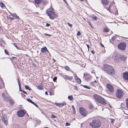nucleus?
Here are the masks:
<instances>
[{
  "mask_svg": "<svg viewBox=\"0 0 128 128\" xmlns=\"http://www.w3.org/2000/svg\"><path fill=\"white\" fill-rule=\"evenodd\" d=\"M9 102H10V104L11 105H14V102L13 101V100L12 99H10V100H9Z\"/></svg>",
  "mask_w": 128,
  "mask_h": 128,
  "instance_id": "393cba45",
  "label": "nucleus"
},
{
  "mask_svg": "<svg viewBox=\"0 0 128 128\" xmlns=\"http://www.w3.org/2000/svg\"><path fill=\"white\" fill-rule=\"evenodd\" d=\"M70 125V124H69L68 122H66V126H68Z\"/></svg>",
  "mask_w": 128,
  "mask_h": 128,
  "instance_id": "c03bdc74",
  "label": "nucleus"
},
{
  "mask_svg": "<svg viewBox=\"0 0 128 128\" xmlns=\"http://www.w3.org/2000/svg\"><path fill=\"white\" fill-rule=\"evenodd\" d=\"M91 52L93 54H94V52L93 50L91 51Z\"/></svg>",
  "mask_w": 128,
  "mask_h": 128,
  "instance_id": "6e6d98bb",
  "label": "nucleus"
},
{
  "mask_svg": "<svg viewBox=\"0 0 128 128\" xmlns=\"http://www.w3.org/2000/svg\"><path fill=\"white\" fill-rule=\"evenodd\" d=\"M76 80L78 84H80L81 82V80L77 76V75L76 74Z\"/></svg>",
  "mask_w": 128,
  "mask_h": 128,
  "instance_id": "a211bd4d",
  "label": "nucleus"
},
{
  "mask_svg": "<svg viewBox=\"0 0 128 128\" xmlns=\"http://www.w3.org/2000/svg\"><path fill=\"white\" fill-rule=\"evenodd\" d=\"M107 10H108L109 12H110L113 13H114V9L115 10V8H113V10H112L113 8H107ZM116 11H117V8H116Z\"/></svg>",
  "mask_w": 128,
  "mask_h": 128,
  "instance_id": "2eb2a0df",
  "label": "nucleus"
},
{
  "mask_svg": "<svg viewBox=\"0 0 128 128\" xmlns=\"http://www.w3.org/2000/svg\"><path fill=\"white\" fill-rule=\"evenodd\" d=\"M90 17L92 18L94 20H96L97 19V18L96 16H95L94 15H92L90 16Z\"/></svg>",
  "mask_w": 128,
  "mask_h": 128,
  "instance_id": "4be33fe9",
  "label": "nucleus"
},
{
  "mask_svg": "<svg viewBox=\"0 0 128 128\" xmlns=\"http://www.w3.org/2000/svg\"><path fill=\"white\" fill-rule=\"evenodd\" d=\"M123 77L126 80H128V72H125L123 73Z\"/></svg>",
  "mask_w": 128,
  "mask_h": 128,
  "instance_id": "9b49d317",
  "label": "nucleus"
},
{
  "mask_svg": "<svg viewBox=\"0 0 128 128\" xmlns=\"http://www.w3.org/2000/svg\"><path fill=\"white\" fill-rule=\"evenodd\" d=\"M18 82L19 86H20V81H18Z\"/></svg>",
  "mask_w": 128,
  "mask_h": 128,
  "instance_id": "5fc2aeb1",
  "label": "nucleus"
},
{
  "mask_svg": "<svg viewBox=\"0 0 128 128\" xmlns=\"http://www.w3.org/2000/svg\"><path fill=\"white\" fill-rule=\"evenodd\" d=\"M94 82H96V80H94Z\"/></svg>",
  "mask_w": 128,
  "mask_h": 128,
  "instance_id": "69168bd1",
  "label": "nucleus"
},
{
  "mask_svg": "<svg viewBox=\"0 0 128 128\" xmlns=\"http://www.w3.org/2000/svg\"><path fill=\"white\" fill-rule=\"evenodd\" d=\"M89 108L90 109H92V105L91 104H90L89 105Z\"/></svg>",
  "mask_w": 128,
  "mask_h": 128,
  "instance_id": "7c9ffc66",
  "label": "nucleus"
},
{
  "mask_svg": "<svg viewBox=\"0 0 128 128\" xmlns=\"http://www.w3.org/2000/svg\"><path fill=\"white\" fill-rule=\"evenodd\" d=\"M4 51L5 53L6 54L9 55V54L8 53V52L7 51L6 49H5Z\"/></svg>",
  "mask_w": 128,
  "mask_h": 128,
  "instance_id": "4c0bfd02",
  "label": "nucleus"
},
{
  "mask_svg": "<svg viewBox=\"0 0 128 128\" xmlns=\"http://www.w3.org/2000/svg\"><path fill=\"white\" fill-rule=\"evenodd\" d=\"M2 120L4 123V124L6 126L7 125L8 121L6 117H4L2 118Z\"/></svg>",
  "mask_w": 128,
  "mask_h": 128,
  "instance_id": "ddd939ff",
  "label": "nucleus"
},
{
  "mask_svg": "<svg viewBox=\"0 0 128 128\" xmlns=\"http://www.w3.org/2000/svg\"><path fill=\"white\" fill-rule=\"evenodd\" d=\"M76 74H75V75H74V76H75V79H76Z\"/></svg>",
  "mask_w": 128,
  "mask_h": 128,
  "instance_id": "680f3d73",
  "label": "nucleus"
},
{
  "mask_svg": "<svg viewBox=\"0 0 128 128\" xmlns=\"http://www.w3.org/2000/svg\"><path fill=\"white\" fill-rule=\"evenodd\" d=\"M79 110V112L81 114L84 116H86L88 114L87 112L82 107L80 108Z\"/></svg>",
  "mask_w": 128,
  "mask_h": 128,
  "instance_id": "423d86ee",
  "label": "nucleus"
},
{
  "mask_svg": "<svg viewBox=\"0 0 128 128\" xmlns=\"http://www.w3.org/2000/svg\"><path fill=\"white\" fill-rule=\"evenodd\" d=\"M66 104V102H64L62 104H57L58 106L60 107H62L64 106Z\"/></svg>",
  "mask_w": 128,
  "mask_h": 128,
  "instance_id": "f3484780",
  "label": "nucleus"
},
{
  "mask_svg": "<svg viewBox=\"0 0 128 128\" xmlns=\"http://www.w3.org/2000/svg\"><path fill=\"white\" fill-rule=\"evenodd\" d=\"M22 92L24 94H27V92L24 90L22 91Z\"/></svg>",
  "mask_w": 128,
  "mask_h": 128,
  "instance_id": "09e8293b",
  "label": "nucleus"
},
{
  "mask_svg": "<svg viewBox=\"0 0 128 128\" xmlns=\"http://www.w3.org/2000/svg\"><path fill=\"white\" fill-rule=\"evenodd\" d=\"M50 26V24L48 23H46V26L47 27H48L49 26Z\"/></svg>",
  "mask_w": 128,
  "mask_h": 128,
  "instance_id": "de8ad7c7",
  "label": "nucleus"
},
{
  "mask_svg": "<svg viewBox=\"0 0 128 128\" xmlns=\"http://www.w3.org/2000/svg\"><path fill=\"white\" fill-rule=\"evenodd\" d=\"M46 51L48 53H49V51L48 50V49H47V50H46Z\"/></svg>",
  "mask_w": 128,
  "mask_h": 128,
  "instance_id": "e2e57ef3",
  "label": "nucleus"
},
{
  "mask_svg": "<svg viewBox=\"0 0 128 128\" xmlns=\"http://www.w3.org/2000/svg\"><path fill=\"white\" fill-rule=\"evenodd\" d=\"M44 128H49L48 127H44Z\"/></svg>",
  "mask_w": 128,
  "mask_h": 128,
  "instance_id": "774afa93",
  "label": "nucleus"
},
{
  "mask_svg": "<svg viewBox=\"0 0 128 128\" xmlns=\"http://www.w3.org/2000/svg\"><path fill=\"white\" fill-rule=\"evenodd\" d=\"M14 58H16V57H13L12 58V59H14Z\"/></svg>",
  "mask_w": 128,
  "mask_h": 128,
  "instance_id": "0e129e2a",
  "label": "nucleus"
},
{
  "mask_svg": "<svg viewBox=\"0 0 128 128\" xmlns=\"http://www.w3.org/2000/svg\"><path fill=\"white\" fill-rule=\"evenodd\" d=\"M8 18L10 20H14V18H12L11 17H9Z\"/></svg>",
  "mask_w": 128,
  "mask_h": 128,
  "instance_id": "79ce46f5",
  "label": "nucleus"
},
{
  "mask_svg": "<svg viewBox=\"0 0 128 128\" xmlns=\"http://www.w3.org/2000/svg\"><path fill=\"white\" fill-rule=\"evenodd\" d=\"M86 80L88 81L91 79V76L90 74H87V73L84 74V76Z\"/></svg>",
  "mask_w": 128,
  "mask_h": 128,
  "instance_id": "9d476101",
  "label": "nucleus"
},
{
  "mask_svg": "<svg viewBox=\"0 0 128 128\" xmlns=\"http://www.w3.org/2000/svg\"><path fill=\"white\" fill-rule=\"evenodd\" d=\"M51 117L52 118H56V116L54 115L53 114H52L51 115Z\"/></svg>",
  "mask_w": 128,
  "mask_h": 128,
  "instance_id": "e433bc0d",
  "label": "nucleus"
},
{
  "mask_svg": "<svg viewBox=\"0 0 128 128\" xmlns=\"http://www.w3.org/2000/svg\"><path fill=\"white\" fill-rule=\"evenodd\" d=\"M54 10V8H48L46 12V14L51 19H54L56 16V14Z\"/></svg>",
  "mask_w": 128,
  "mask_h": 128,
  "instance_id": "20e7f679",
  "label": "nucleus"
},
{
  "mask_svg": "<svg viewBox=\"0 0 128 128\" xmlns=\"http://www.w3.org/2000/svg\"><path fill=\"white\" fill-rule=\"evenodd\" d=\"M14 46L18 49V50L20 49V48L18 47L17 45L15 43H13V44Z\"/></svg>",
  "mask_w": 128,
  "mask_h": 128,
  "instance_id": "72a5a7b5",
  "label": "nucleus"
},
{
  "mask_svg": "<svg viewBox=\"0 0 128 128\" xmlns=\"http://www.w3.org/2000/svg\"><path fill=\"white\" fill-rule=\"evenodd\" d=\"M45 94L46 95H48V92H46V91L45 92Z\"/></svg>",
  "mask_w": 128,
  "mask_h": 128,
  "instance_id": "13d9d810",
  "label": "nucleus"
},
{
  "mask_svg": "<svg viewBox=\"0 0 128 128\" xmlns=\"http://www.w3.org/2000/svg\"><path fill=\"white\" fill-rule=\"evenodd\" d=\"M93 97L94 99L97 102L103 105L107 104L106 100L102 97L98 96L97 94H95L93 95Z\"/></svg>",
  "mask_w": 128,
  "mask_h": 128,
  "instance_id": "7ed1b4c3",
  "label": "nucleus"
},
{
  "mask_svg": "<svg viewBox=\"0 0 128 128\" xmlns=\"http://www.w3.org/2000/svg\"><path fill=\"white\" fill-rule=\"evenodd\" d=\"M80 34H81V33L79 31H78V33L77 34V35L78 36H79Z\"/></svg>",
  "mask_w": 128,
  "mask_h": 128,
  "instance_id": "ea45409f",
  "label": "nucleus"
},
{
  "mask_svg": "<svg viewBox=\"0 0 128 128\" xmlns=\"http://www.w3.org/2000/svg\"><path fill=\"white\" fill-rule=\"evenodd\" d=\"M44 34L47 36H51V35L49 34H46V33H44Z\"/></svg>",
  "mask_w": 128,
  "mask_h": 128,
  "instance_id": "3c124183",
  "label": "nucleus"
},
{
  "mask_svg": "<svg viewBox=\"0 0 128 128\" xmlns=\"http://www.w3.org/2000/svg\"><path fill=\"white\" fill-rule=\"evenodd\" d=\"M74 89L77 90H78L77 87L76 86H74Z\"/></svg>",
  "mask_w": 128,
  "mask_h": 128,
  "instance_id": "864d4df0",
  "label": "nucleus"
},
{
  "mask_svg": "<svg viewBox=\"0 0 128 128\" xmlns=\"http://www.w3.org/2000/svg\"><path fill=\"white\" fill-rule=\"evenodd\" d=\"M26 100L28 101V102L31 103L32 104V102H33V101L30 99L29 98H27L26 99Z\"/></svg>",
  "mask_w": 128,
  "mask_h": 128,
  "instance_id": "2f4dec72",
  "label": "nucleus"
},
{
  "mask_svg": "<svg viewBox=\"0 0 128 128\" xmlns=\"http://www.w3.org/2000/svg\"><path fill=\"white\" fill-rule=\"evenodd\" d=\"M5 99L7 102H8V101H9V100L10 99L9 97L7 96L6 97Z\"/></svg>",
  "mask_w": 128,
  "mask_h": 128,
  "instance_id": "473e14b6",
  "label": "nucleus"
},
{
  "mask_svg": "<svg viewBox=\"0 0 128 128\" xmlns=\"http://www.w3.org/2000/svg\"><path fill=\"white\" fill-rule=\"evenodd\" d=\"M47 50V48H46L45 46L43 48H42L41 49V52L42 53L44 52L45 53V52L46 51V50Z\"/></svg>",
  "mask_w": 128,
  "mask_h": 128,
  "instance_id": "4468645a",
  "label": "nucleus"
},
{
  "mask_svg": "<svg viewBox=\"0 0 128 128\" xmlns=\"http://www.w3.org/2000/svg\"><path fill=\"white\" fill-rule=\"evenodd\" d=\"M120 60V58L118 56H117V57H116V58H114V60L116 62H117L119 61Z\"/></svg>",
  "mask_w": 128,
  "mask_h": 128,
  "instance_id": "5701e85b",
  "label": "nucleus"
},
{
  "mask_svg": "<svg viewBox=\"0 0 128 128\" xmlns=\"http://www.w3.org/2000/svg\"><path fill=\"white\" fill-rule=\"evenodd\" d=\"M72 108L73 109L74 111L75 110V109L74 108V106L73 105H72Z\"/></svg>",
  "mask_w": 128,
  "mask_h": 128,
  "instance_id": "a18cd8bd",
  "label": "nucleus"
},
{
  "mask_svg": "<svg viewBox=\"0 0 128 128\" xmlns=\"http://www.w3.org/2000/svg\"><path fill=\"white\" fill-rule=\"evenodd\" d=\"M68 24L70 27H72V24H70L69 22H68Z\"/></svg>",
  "mask_w": 128,
  "mask_h": 128,
  "instance_id": "37998d69",
  "label": "nucleus"
},
{
  "mask_svg": "<svg viewBox=\"0 0 128 128\" xmlns=\"http://www.w3.org/2000/svg\"><path fill=\"white\" fill-rule=\"evenodd\" d=\"M64 67L68 71L70 69L69 68L68 66H64Z\"/></svg>",
  "mask_w": 128,
  "mask_h": 128,
  "instance_id": "cd10ccee",
  "label": "nucleus"
},
{
  "mask_svg": "<svg viewBox=\"0 0 128 128\" xmlns=\"http://www.w3.org/2000/svg\"><path fill=\"white\" fill-rule=\"evenodd\" d=\"M65 77L68 80H72L73 78V76H70L68 75H65Z\"/></svg>",
  "mask_w": 128,
  "mask_h": 128,
  "instance_id": "6ab92c4d",
  "label": "nucleus"
},
{
  "mask_svg": "<svg viewBox=\"0 0 128 128\" xmlns=\"http://www.w3.org/2000/svg\"><path fill=\"white\" fill-rule=\"evenodd\" d=\"M89 124L92 128H98L101 126V122L100 120L96 119L92 120Z\"/></svg>",
  "mask_w": 128,
  "mask_h": 128,
  "instance_id": "f03ea898",
  "label": "nucleus"
},
{
  "mask_svg": "<svg viewBox=\"0 0 128 128\" xmlns=\"http://www.w3.org/2000/svg\"><path fill=\"white\" fill-rule=\"evenodd\" d=\"M24 86L26 89H28L29 90H31V89L28 86L26 85Z\"/></svg>",
  "mask_w": 128,
  "mask_h": 128,
  "instance_id": "bb28decb",
  "label": "nucleus"
},
{
  "mask_svg": "<svg viewBox=\"0 0 128 128\" xmlns=\"http://www.w3.org/2000/svg\"><path fill=\"white\" fill-rule=\"evenodd\" d=\"M106 87L108 90L110 92L112 93L114 92V89L112 86L109 83H108L106 84Z\"/></svg>",
  "mask_w": 128,
  "mask_h": 128,
  "instance_id": "6e6552de",
  "label": "nucleus"
},
{
  "mask_svg": "<svg viewBox=\"0 0 128 128\" xmlns=\"http://www.w3.org/2000/svg\"><path fill=\"white\" fill-rule=\"evenodd\" d=\"M86 46L88 48V51H89V46L88 44H86Z\"/></svg>",
  "mask_w": 128,
  "mask_h": 128,
  "instance_id": "8fccbe9b",
  "label": "nucleus"
},
{
  "mask_svg": "<svg viewBox=\"0 0 128 128\" xmlns=\"http://www.w3.org/2000/svg\"><path fill=\"white\" fill-rule=\"evenodd\" d=\"M124 95V93L122 90L120 89L117 90L116 94V96L118 98H121Z\"/></svg>",
  "mask_w": 128,
  "mask_h": 128,
  "instance_id": "39448f33",
  "label": "nucleus"
},
{
  "mask_svg": "<svg viewBox=\"0 0 128 128\" xmlns=\"http://www.w3.org/2000/svg\"><path fill=\"white\" fill-rule=\"evenodd\" d=\"M32 104H34L35 106L37 107H38V106L37 105V104H35L34 102H32Z\"/></svg>",
  "mask_w": 128,
  "mask_h": 128,
  "instance_id": "a19ab883",
  "label": "nucleus"
},
{
  "mask_svg": "<svg viewBox=\"0 0 128 128\" xmlns=\"http://www.w3.org/2000/svg\"><path fill=\"white\" fill-rule=\"evenodd\" d=\"M83 86L84 88H87V89H90V88L89 87H88V86H85V85H84Z\"/></svg>",
  "mask_w": 128,
  "mask_h": 128,
  "instance_id": "58836bf2",
  "label": "nucleus"
},
{
  "mask_svg": "<svg viewBox=\"0 0 128 128\" xmlns=\"http://www.w3.org/2000/svg\"><path fill=\"white\" fill-rule=\"evenodd\" d=\"M118 48L119 49L123 51L125 49V48L126 47V44L125 43L121 42L118 44Z\"/></svg>",
  "mask_w": 128,
  "mask_h": 128,
  "instance_id": "0eeeda50",
  "label": "nucleus"
},
{
  "mask_svg": "<svg viewBox=\"0 0 128 128\" xmlns=\"http://www.w3.org/2000/svg\"><path fill=\"white\" fill-rule=\"evenodd\" d=\"M11 15L13 17H15L16 18L20 19L19 17L16 14L12 13L11 14Z\"/></svg>",
  "mask_w": 128,
  "mask_h": 128,
  "instance_id": "aec40b11",
  "label": "nucleus"
},
{
  "mask_svg": "<svg viewBox=\"0 0 128 128\" xmlns=\"http://www.w3.org/2000/svg\"><path fill=\"white\" fill-rule=\"evenodd\" d=\"M30 98H32V96H30Z\"/></svg>",
  "mask_w": 128,
  "mask_h": 128,
  "instance_id": "338daca9",
  "label": "nucleus"
},
{
  "mask_svg": "<svg viewBox=\"0 0 128 128\" xmlns=\"http://www.w3.org/2000/svg\"><path fill=\"white\" fill-rule=\"evenodd\" d=\"M42 2L43 4H48V2L45 0H43L42 1Z\"/></svg>",
  "mask_w": 128,
  "mask_h": 128,
  "instance_id": "c9c22d12",
  "label": "nucleus"
},
{
  "mask_svg": "<svg viewBox=\"0 0 128 128\" xmlns=\"http://www.w3.org/2000/svg\"><path fill=\"white\" fill-rule=\"evenodd\" d=\"M126 106L127 108H128V98L126 99Z\"/></svg>",
  "mask_w": 128,
  "mask_h": 128,
  "instance_id": "c756f323",
  "label": "nucleus"
},
{
  "mask_svg": "<svg viewBox=\"0 0 128 128\" xmlns=\"http://www.w3.org/2000/svg\"><path fill=\"white\" fill-rule=\"evenodd\" d=\"M115 37L114 36L113 37H112V40H114V39H115Z\"/></svg>",
  "mask_w": 128,
  "mask_h": 128,
  "instance_id": "49530a36",
  "label": "nucleus"
},
{
  "mask_svg": "<svg viewBox=\"0 0 128 128\" xmlns=\"http://www.w3.org/2000/svg\"><path fill=\"white\" fill-rule=\"evenodd\" d=\"M37 88L39 90H42L44 88L42 85H40L37 86Z\"/></svg>",
  "mask_w": 128,
  "mask_h": 128,
  "instance_id": "412c9836",
  "label": "nucleus"
},
{
  "mask_svg": "<svg viewBox=\"0 0 128 128\" xmlns=\"http://www.w3.org/2000/svg\"><path fill=\"white\" fill-rule=\"evenodd\" d=\"M68 99L71 100H72L74 99L72 95L68 96Z\"/></svg>",
  "mask_w": 128,
  "mask_h": 128,
  "instance_id": "b1692460",
  "label": "nucleus"
},
{
  "mask_svg": "<svg viewBox=\"0 0 128 128\" xmlns=\"http://www.w3.org/2000/svg\"><path fill=\"white\" fill-rule=\"evenodd\" d=\"M102 69L110 75H112L115 73V71L113 68L108 64H104Z\"/></svg>",
  "mask_w": 128,
  "mask_h": 128,
  "instance_id": "f257e3e1",
  "label": "nucleus"
},
{
  "mask_svg": "<svg viewBox=\"0 0 128 128\" xmlns=\"http://www.w3.org/2000/svg\"><path fill=\"white\" fill-rule=\"evenodd\" d=\"M52 60L54 62H55L56 61V60L54 58H52Z\"/></svg>",
  "mask_w": 128,
  "mask_h": 128,
  "instance_id": "bf43d9fd",
  "label": "nucleus"
},
{
  "mask_svg": "<svg viewBox=\"0 0 128 128\" xmlns=\"http://www.w3.org/2000/svg\"><path fill=\"white\" fill-rule=\"evenodd\" d=\"M2 96L3 97H5V94L4 93H2Z\"/></svg>",
  "mask_w": 128,
  "mask_h": 128,
  "instance_id": "603ef678",
  "label": "nucleus"
},
{
  "mask_svg": "<svg viewBox=\"0 0 128 128\" xmlns=\"http://www.w3.org/2000/svg\"><path fill=\"white\" fill-rule=\"evenodd\" d=\"M19 88L20 90V91H22V90H21V88H20V86H19Z\"/></svg>",
  "mask_w": 128,
  "mask_h": 128,
  "instance_id": "052dcab7",
  "label": "nucleus"
},
{
  "mask_svg": "<svg viewBox=\"0 0 128 128\" xmlns=\"http://www.w3.org/2000/svg\"><path fill=\"white\" fill-rule=\"evenodd\" d=\"M25 113L24 111L22 109L18 111L17 115L19 117H22L24 115Z\"/></svg>",
  "mask_w": 128,
  "mask_h": 128,
  "instance_id": "1a4fd4ad",
  "label": "nucleus"
},
{
  "mask_svg": "<svg viewBox=\"0 0 128 128\" xmlns=\"http://www.w3.org/2000/svg\"><path fill=\"white\" fill-rule=\"evenodd\" d=\"M42 1V0H34V2L35 4H38Z\"/></svg>",
  "mask_w": 128,
  "mask_h": 128,
  "instance_id": "dca6fc26",
  "label": "nucleus"
},
{
  "mask_svg": "<svg viewBox=\"0 0 128 128\" xmlns=\"http://www.w3.org/2000/svg\"><path fill=\"white\" fill-rule=\"evenodd\" d=\"M0 6L2 8L5 6L4 4L2 2H0Z\"/></svg>",
  "mask_w": 128,
  "mask_h": 128,
  "instance_id": "c85d7f7f",
  "label": "nucleus"
},
{
  "mask_svg": "<svg viewBox=\"0 0 128 128\" xmlns=\"http://www.w3.org/2000/svg\"><path fill=\"white\" fill-rule=\"evenodd\" d=\"M100 44L101 46H102L103 47H104V45L102 43H100Z\"/></svg>",
  "mask_w": 128,
  "mask_h": 128,
  "instance_id": "4d7b16f0",
  "label": "nucleus"
},
{
  "mask_svg": "<svg viewBox=\"0 0 128 128\" xmlns=\"http://www.w3.org/2000/svg\"><path fill=\"white\" fill-rule=\"evenodd\" d=\"M101 2L102 4L105 5L108 4L109 1L108 0H101Z\"/></svg>",
  "mask_w": 128,
  "mask_h": 128,
  "instance_id": "f8f14e48",
  "label": "nucleus"
},
{
  "mask_svg": "<svg viewBox=\"0 0 128 128\" xmlns=\"http://www.w3.org/2000/svg\"><path fill=\"white\" fill-rule=\"evenodd\" d=\"M103 31L104 32H108L109 31L108 28H104V29L103 30Z\"/></svg>",
  "mask_w": 128,
  "mask_h": 128,
  "instance_id": "a878e982",
  "label": "nucleus"
},
{
  "mask_svg": "<svg viewBox=\"0 0 128 128\" xmlns=\"http://www.w3.org/2000/svg\"><path fill=\"white\" fill-rule=\"evenodd\" d=\"M57 79V77L56 76H54L53 78V81L54 82H55Z\"/></svg>",
  "mask_w": 128,
  "mask_h": 128,
  "instance_id": "f704fd0d",
  "label": "nucleus"
}]
</instances>
